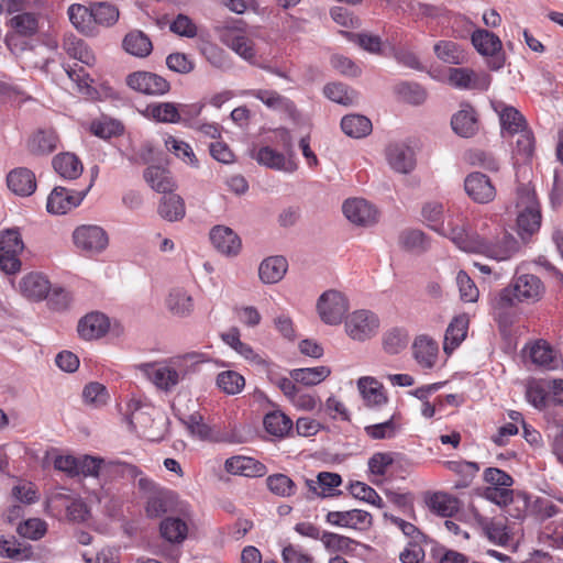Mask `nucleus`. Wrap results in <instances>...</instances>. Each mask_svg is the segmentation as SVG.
<instances>
[{
	"instance_id": "2eb2a0df",
	"label": "nucleus",
	"mask_w": 563,
	"mask_h": 563,
	"mask_svg": "<svg viewBox=\"0 0 563 563\" xmlns=\"http://www.w3.org/2000/svg\"><path fill=\"white\" fill-rule=\"evenodd\" d=\"M137 368L159 389L168 391L179 383L177 373L170 363L166 365L143 363Z\"/></svg>"
},
{
	"instance_id": "0eeeda50",
	"label": "nucleus",
	"mask_w": 563,
	"mask_h": 563,
	"mask_svg": "<svg viewBox=\"0 0 563 563\" xmlns=\"http://www.w3.org/2000/svg\"><path fill=\"white\" fill-rule=\"evenodd\" d=\"M471 41L475 49L487 57V66L492 70H499L504 67L506 58L503 53L500 38L493 32L484 29L475 30L472 33Z\"/></svg>"
},
{
	"instance_id": "49530a36",
	"label": "nucleus",
	"mask_w": 563,
	"mask_h": 563,
	"mask_svg": "<svg viewBox=\"0 0 563 563\" xmlns=\"http://www.w3.org/2000/svg\"><path fill=\"white\" fill-rule=\"evenodd\" d=\"M399 245L407 252L422 254L429 249L430 243L422 231L407 229L399 235Z\"/></svg>"
},
{
	"instance_id": "72a5a7b5",
	"label": "nucleus",
	"mask_w": 563,
	"mask_h": 563,
	"mask_svg": "<svg viewBox=\"0 0 563 563\" xmlns=\"http://www.w3.org/2000/svg\"><path fill=\"white\" fill-rule=\"evenodd\" d=\"M158 213L163 219L169 222L181 220L186 214L184 199L172 191L165 194L161 199Z\"/></svg>"
},
{
	"instance_id": "b1692460",
	"label": "nucleus",
	"mask_w": 563,
	"mask_h": 563,
	"mask_svg": "<svg viewBox=\"0 0 563 563\" xmlns=\"http://www.w3.org/2000/svg\"><path fill=\"white\" fill-rule=\"evenodd\" d=\"M224 468L230 474L246 477H261L266 473V467L263 463L253 457L242 455L228 459Z\"/></svg>"
},
{
	"instance_id": "37998d69",
	"label": "nucleus",
	"mask_w": 563,
	"mask_h": 563,
	"mask_svg": "<svg viewBox=\"0 0 563 563\" xmlns=\"http://www.w3.org/2000/svg\"><path fill=\"white\" fill-rule=\"evenodd\" d=\"M357 387L367 406H380L387 401L383 385L373 377H361Z\"/></svg>"
},
{
	"instance_id": "2f4dec72",
	"label": "nucleus",
	"mask_w": 563,
	"mask_h": 563,
	"mask_svg": "<svg viewBox=\"0 0 563 563\" xmlns=\"http://www.w3.org/2000/svg\"><path fill=\"white\" fill-rule=\"evenodd\" d=\"M438 351V343L424 335L417 338L413 343L415 358L424 368H432L434 366Z\"/></svg>"
},
{
	"instance_id": "cd10ccee",
	"label": "nucleus",
	"mask_w": 563,
	"mask_h": 563,
	"mask_svg": "<svg viewBox=\"0 0 563 563\" xmlns=\"http://www.w3.org/2000/svg\"><path fill=\"white\" fill-rule=\"evenodd\" d=\"M287 269L288 263L284 256H269L260 264L258 276L264 284H276L283 279Z\"/></svg>"
},
{
	"instance_id": "3c124183",
	"label": "nucleus",
	"mask_w": 563,
	"mask_h": 563,
	"mask_svg": "<svg viewBox=\"0 0 563 563\" xmlns=\"http://www.w3.org/2000/svg\"><path fill=\"white\" fill-rule=\"evenodd\" d=\"M330 373L331 371L328 366H317L292 369L290 376L296 383L313 386L323 382Z\"/></svg>"
},
{
	"instance_id": "5701e85b",
	"label": "nucleus",
	"mask_w": 563,
	"mask_h": 563,
	"mask_svg": "<svg viewBox=\"0 0 563 563\" xmlns=\"http://www.w3.org/2000/svg\"><path fill=\"white\" fill-rule=\"evenodd\" d=\"M7 185L18 196H31L36 189L35 175L25 167L15 168L8 174Z\"/></svg>"
},
{
	"instance_id": "603ef678",
	"label": "nucleus",
	"mask_w": 563,
	"mask_h": 563,
	"mask_svg": "<svg viewBox=\"0 0 563 563\" xmlns=\"http://www.w3.org/2000/svg\"><path fill=\"white\" fill-rule=\"evenodd\" d=\"M167 307L177 316H187L194 307L192 298L184 289H173L167 298Z\"/></svg>"
},
{
	"instance_id": "7ed1b4c3",
	"label": "nucleus",
	"mask_w": 563,
	"mask_h": 563,
	"mask_svg": "<svg viewBox=\"0 0 563 563\" xmlns=\"http://www.w3.org/2000/svg\"><path fill=\"white\" fill-rule=\"evenodd\" d=\"M545 292L543 282L533 274H523L514 278L512 283L499 291L494 299V308L498 316L514 307L517 302L536 303Z\"/></svg>"
},
{
	"instance_id": "1a4fd4ad",
	"label": "nucleus",
	"mask_w": 563,
	"mask_h": 563,
	"mask_svg": "<svg viewBox=\"0 0 563 563\" xmlns=\"http://www.w3.org/2000/svg\"><path fill=\"white\" fill-rule=\"evenodd\" d=\"M347 310L349 301L346 297L334 289L324 291L317 301V311L325 324L335 325L341 323Z\"/></svg>"
},
{
	"instance_id": "f3484780",
	"label": "nucleus",
	"mask_w": 563,
	"mask_h": 563,
	"mask_svg": "<svg viewBox=\"0 0 563 563\" xmlns=\"http://www.w3.org/2000/svg\"><path fill=\"white\" fill-rule=\"evenodd\" d=\"M343 213L349 221L357 225H371L377 221V211L365 199H347L343 203Z\"/></svg>"
},
{
	"instance_id": "4c0bfd02",
	"label": "nucleus",
	"mask_w": 563,
	"mask_h": 563,
	"mask_svg": "<svg viewBox=\"0 0 563 563\" xmlns=\"http://www.w3.org/2000/svg\"><path fill=\"white\" fill-rule=\"evenodd\" d=\"M144 179L157 192L173 191L175 183L170 173L161 166H150L144 170Z\"/></svg>"
},
{
	"instance_id": "ddd939ff",
	"label": "nucleus",
	"mask_w": 563,
	"mask_h": 563,
	"mask_svg": "<svg viewBox=\"0 0 563 563\" xmlns=\"http://www.w3.org/2000/svg\"><path fill=\"white\" fill-rule=\"evenodd\" d=\"M490 106L499 118L503 136H512L527 128L526 119L515 107L501 100H493Z\"/></svg>"
},
{
	"instance_id": "69168bd1",
	"label": "nucleus",
	"mask_w": 563,
	"mask_h": 563,
	"mask_svg": "<svg viewBox=\"0 0 563 563\" xmlns=\"http://www.w3.org/2000/svg\"><path fill=\"white\" fill-rule=\"evenodd\" d=\"M456 285L459 287L460 297L463 301L475 302L477 300L479 295L478 288L464 271H460L457 273Z\"/></svg>"
},
{
	"instance_id": "39448f33",
	"label": "nucleus",
	"mask_w": 563,
	"mask_h": 563,
	"mask_svg": "<svg viewBox=\"0 0 563 563\" xmlns=\"http://www.w3.org/2000/svg\"><path fill=\"white\" fill-rule=\"evenodd\" d=\"M71 239L76 250L86 256L98 255L109 245L108 233L97 224L78 225L73 231Z\"/></svg>"
},
{
	"instance_id": "e2e57ef3",
	"label": "nucleus",
	"mask_w": 563,
	"mask_h": 563,
	"mask_svg": "<svg viewBox=\"0 0 563 563\" xmlns=\"http://www.w3.org/2000/svg\"><path fill=\"white\" fill-rule=\"evenodd\" d=\"M123 126L120 122L111 119L95 120L90 124V131L93 135L101 139H110L122 133Z\"/></svg>"
},
{
	"instance_id": "a211bd4d",
	"label": "nucleus",
	"mask_w": 563,
	"mask_h": 563,
	"mask_svg": "<svg viewBox=\"0 0 563 563\" xmlns=\"http://www.w3.org/2000/svg\"><path fill=\"white\" fill-rule=\"evenodd\" d=\"M158 531L167 543L179 545L188 538L189 527L184 518L169 515L161 520Z\"/></svg>"
},
{
	"instance_id": "9b49d317",
	"label": "nucleus",
	"mask_w": 563,
	"mask_h": 563,
	"mask_svg": "<svg viewBox=\"0 0 563 563\" xmlns=\"http://www.w3.org/2000/svg\"><path fill=\"white\" fill-rule=\"evenodd\" d=\"M219 40L243 59L251 62L255 57L254 44L238 26L223 25L217 29Z\"/></svg>"
},
{
	"instance_id": "6e6552de",
	"label": "nucleus",
	"mask_w": 563,
	"mask_h": 563,
	"mask_svg": "<svg viewBox=\"0 0 563 563\" xmlns=\"http://www.w3.org/2000/svg\"><path fill=\"white\" fill-rule=\"evenodd\" d=\"M91 179L82 189H74L63 186L55 187L47 198L46 209L49 213L65 214L78 207L91 189Z\"/></svg>"
},
{
	"instance_id": "412c9836",
	"label": "nucleus",
	"mask_w": 563,
	"mask_h": 563,
	"mask_svg": "<svg viewBox=\"0 0 563 563\" xmlns=\"http://www.w3.org/2000/svg\"><path fill=\"white\" fill-rule=\"evenodd\" d=\"M253 158H255L261 165L288 174L296 172L298 168L296 162L291 158H287L283 153H279L269 146L261 147L255 154H253Z\"/></svg>"
},
{
	"instance_id": "9d476101",
	"label": "nucleus",
	"mask_w": 563,
	"mask_h": 563,
	"mask_svg": "<svg viewBox=\"0 0 563 563\" xmlns=\"http://www.w3.org/2000/svg\"><path fill=\"white\" fill-rule=\"evenodd\" d=\"M125 81L131 89L148 96H162L170 89L165 78L151 71H134L128 75Z\"/></svg>"
},
{
	"instance_id": "774afa93",
	"label": "nucleus",
	"mask_w": 563,
	"mask_h": 563,
	"mask_svg": "<svg viewBox=\"0 0 563 563\" xmlns=\"http://www.w3.org/2000/svg\"><path fill=\"white\" fill-rule=\"evenodd\" d=\"M540 540L553 549H563V522L547 526Z\"/></svg>"
},
{
	"instance_id": "6ab92c4d",
	"label": "nucleus",
	"mask_w": 563,
	"mask_h": 563,
	"mask_svg": "<svg viewBox=\"0 0 563 563\" xmlns=\"http://www.w3.org/2000/svg\"><path fill=\"white\" fill-rule=\"evenodd\" d=\"M327 521L339 527L363 530L372 525V516L369 512L360 509L330 511L327 515Z\"/></svg>"
},
{
	"instance_id": "423d86ee",
	"label": "nucleus",
	"mask_w": 563,
	"mask_h": 563,
	"mask_svg": "<svg viewBox=\"0 0 563 563\" xmlns=\"http://www.w3.org/2000/svg\"><path fill=\"white\" fill-rule=\"evenodd\" d=\"M345 332L354 341L364 342L374 338L379 330L378 316L367 309L353 311L345 318Z\"/></svg>"
},
{
	"instance_id": "c756f323",
	"label": "nucleus",
	"mask_w": 563,
	"mask_h": 563,
	"mask_svg": "<svg viewBox=\"0 0 563 563\" xmlns=\"http://www.w3.org/2000/svg\"><path fill=\"white\" fill-rule=\"evenodd\" d=\"M63 49L74 59L91 66L96 62V57L84 40L77 37L73 33H66L62 44Z\"/></svg>"
},
{
	"instance_id": "c85d7f7f",
	"label": "nucleus",
	"mask_w": 563,
	"mask_h": 563,
	"mask_svg": "<svg viewBox=\"0 0 563 563\" xmlns=\"http://www.w3.org/2000/svg\"><path fill=\"white\" fill-rule=\"evenodd\" d=\"M252 95L261 100L266 107L273 110L285 112L291 119H296L297 109L291 100L279 95L277 91L267 89L253 90Z\"/></svg>"
},
{
	"instance_id": "f257e3e1",
	"label": "nucleus",
	"mask_w": 563,
	"mask_h": 563,
	"mask_svg": "<svg viewBox=\"0 0 563 563\" xmlns=\"http://www.w3.org/2000/svg\"><path fill=\"white\" fill-rule=\"evenodd\" d=\"M121 475L136 481L135 485L144 501V515L150 520L163 519L169 515H187V506L176 492L166 488L147 477L137 466L129 463L117 464Z\"/></svg>"
},
{
	"instance_id": "393cba45",
	"label": "nucleus",
	"mask_w": 563,
	"mask_h": 563,
	"mask_svg": "<svg viewBox=\"0 0 563 563\" xmlns=\"http://www.w3.org/2000/svg\"><path fill=\"white\" fill-rule=\"evenodd\" d=\"M210 241L224 255H236L241 249L240 238L224 225H217L210 231Z\"/></svg>"
},
{
	"instance_id": "8fccbe9b",
	"label": "nucleus",
	"mask_w": 563,
	"mask_h": 563,
	"mask_svg": "<svg viewBox=\"0 0 563 563\" xmlns=\"http://www.w3.org/2000/svg\"><path fill=\"white\" fill-rule=\"evenodd\" d=\"M263 423L265 430L277 438H284L292 428L291 419L279 410L266 413Z\"/></svg>"
},
{
	"instance_id": "4be33fe9",
	"label": "nucleus",
	"mask_w": 563,
	"mask_h": 563,
	"mask_svg": "<svg viewBox=\"0 0 563 563\" xmlns=\"http://www.w3.org/2000/svg\"><path fill=\"white\" fill-rule=\"evenodd\" d=\"M110 327L109 319L100 312H91L79 320L78 333L85 340H93L103 336Z\"/></svg>"
},
{
	"instance_id": "09e8293b",
	"label": "nucleus",
	"mask_w": 563,
	"mask_h": 563,
	"mask_svg": "<svg viewBox=\"0 0 563 563\" xmlns=\"http://www.w3.org/2000/svg\"><path fill=\"white\" fill-rule=\"evenodd\" d=\"M91 9L95 27H110L114 25L119 20V9L110 2H92Z\"/></svg>"
},
{
	"instance_id": "dca6fc26",
	"label": "nucleus",
	"mask_w": 563,
	"mask_h": 563,
	"mask_svg": "<svg viewBox=\"0 0 563 563\" xmlns=\"http://www.w3.org/2000/svg\"><path fill=\"white\" fill-rule=\"evenodd\" d=\"M492 78L487 74H477L470 68H450L449 82L459 89H481L486 90L490 85Z\"/></svg>"
},
{
	"instance_id": "20e7f679",
	"label": "nucleus",
	"mask_w": 563,
	"mask_h": 563,
	"mask_svg": "<svg viewBox=\"0 0 563 563\" xmlns=\"http://www.w3.org/2000/svg\"><path fill=\"white\" fill-rule=\"evenodd\" d=\"M517 228L520 238L527 241L541 225L540 203L536 192L529 186L522 185L517 189Z\"/></svg>"
},
{
	"instance_id": "bf43d9fd",
	"label": "nucleus",
	"mask_w": 563,
	"mask_h": 563,
	"mask_svg": "<svg viewBox=\"0 0 563 563\" xmlns=\"http://www.w3.org/2000/svg\"><path fill=\"white\" fill-rule=\"evenodd\" d=\"M399 428V423H397L395 416H393L390 419L382 423L365 427L364 431L371 439L385 440L393 439L397 434Z\"/></svg>"
},
{
	"instance_id": "c9c22d12",
	"label": "nucleus",
	"mask_w": 563,
	"mask_h": 563,
	"mask_svg": "<svg viewBox=\"0 0 563 563\" xmlns=\"http://www.w3.org/2000/svg\"><path fill=\"white\" fill-rule=\"evenodd\" d=\"M55 172L65 179H76L82 173V164L79 158L71 153H62L53 158Z\"/></svg>"
},
{
	"instance_id": "bb28decb",
	"label": "nucleus",
	"mask_w": 563,
	"mask_h": 563,
	"mask_svg": "<svg viewBox=\"0 0 563 563\" xmlns=\"http://www.w3.org/2000/svg\"><path fill=\"white\" fill-rule=\"evenodd\" d=\"M120 463V461L107 462L101 457L84 455L78 457V476L81 475L84 477H99L100 474L106 471L121 474V471L117 465Z\"/></svg>"
},
{
	"instance_id": "473e14b6",
	"label": "nucleus",
	"mask_w": 563,
	"mask_h": 563,
	"mask_svg": "<svg viewBox=\"0 0 563 563\" xmlns=\"http://www.w3.org/2000/svg\"><path fill=\"white\" fill-rule=\"evenodd\" d=\"M206 354L200 352H190L174 357L169 361L173 368L177 373L179 382L198 371V366L206 362Z\"/></svg>"
},
{
	"instance_id": "a19ab883",
	"label": "nucleus",
	"mask_w": 563,
	"mask_h": 563,
	"mask_svg": "<svg viewBox=\"0 0 563 563\" xmlns=\"http://www.w3.org/2000/svg\"><path fill=\"white\" fill-rule=\"evenodd\" d=\"M124 49L136 57H146L153 49L150 37L140 30L129 32L123 38Z\"/></svg>"
},
{
	"instance_id": "f704fd0d",
	"label": "nucleus",
	"mask_w": 563,
	"mask_h": 563,
	"mask_svg": "<svg viewBox=\"0 0 563 563\" xmlns=\"http://www.w3.org/2000/svg\"><path fill=\"white\" fill-rule=\"evenodd\" d=\"M12 33L23 37L34 36L40 29V16L34 12H21L13 15L9 21Z\"/></svg>"
},
{
	"instance_id": "a878e982",
	"label": "nucleus",
	"mask_w": 563,
	"mask_h": 563,
	"mask_svg": "<svg viewBox=\"0 0 563 563\" xmlns=\"http://www.w3.org/2000/svg\"><path fill=\"white\" fill-rule=\"evenodd\" d=\"M21 294L30 300L38 301L47 297L51 284L40 273H30L21 278L19 283Z\"/></svg>"
},
{
	"instance_id": "4468645a",
	"label": "nucleus",
	"mask_w": 563,
	"mask_h": 563,
	"mask_svg": "<svg viewBox=\"0 0 563 563\" xmlns=\"http://www.w3.org/2000/svg\"><path fill=\"white\" fill-rule=\"evenodd\" d=\"M385 156L396 173L409 174L416 167L415 152L405 143H390L385 150Z\"/></svg>"
},
{
	"instance_id": "338daca9",
	"label": "nucleus",
	"mask_w": 563,
	"mask_h": 563,
	"mask_svg": "<svg viewBox=\"0 0 563 563\" xmlns=\"http://www.w3.org/2000/svg\"><path fill=\"white\" fill-rule=\"evenodd\" d=\"M47 530V525L44 520L38 518H33L20 523L18 527V533L31 540L41 539Z\"/></svg>"
},
{
	"instance_id": "052dcab7",
	"label": "nucleus",
	"mask_w": 563,
	"mask_h": 563,
	"mask_svg": "<svg viewBox=\"0 0 563 563\" xmlns=\"http://www.w3.org/2000/svg\"><path fill=\"white\" fill-rule=\"evenodd\" d=\"M530 358L545 369H553L556 366L553 351L545 342H537L531 346Z\"/></svg>"
},
{
	"instance_id": "4d7b16f0",
	"label": "nucleus",
	"mask_w": 563,
	"mask_h": 563,
	"mask_svg": "<svg viewBox=\"0 0 563 563\" xmlns=\"http://www.w3.org/2000/svg\"><path fill=\"white\" fill-rule=\"evenodd\" d=\"M516 134L518 136L512 153L522 162L529 161L534 152V139L532 132L526 128Z\"/></svg>"
},
{
	"instance_id": "0e129e2a",
	"label": "nucleus",
	"mask_w": 563,
	"mask_h": 563,
	"mask_svg": "<svg viewBox=\"0 0 563 563\" xmlns=\"http://www.w3.org/2000/svg\"><path fill=\"white\" fill-rule=\"evenodd\" d=\"M351 494L363 501L372 504L378 508L384 507L382 497L376 493L374 488L362 482H355L350 485Z\"/></svg>"
},
{
	"instance_id": "de8ad7c7",
	"label": "nucleus",
	"mask_w": 563,
	"mask_h": 563,
	"mask_svg": "<svg viewBox=\"0 0 563 563\" xmlns=\"http://www.w3.org/2000/svg\"><path fill=\"white\" fill-rule=\"evenodd\" d=\"M434 53L439 59L451 65H462L467 62L465 52L452 41H440L434 45Z\"/></svg>"
},
{
	"instance_id": "6e6d98bb",
	"label": "nucleus",
	"mask_w": 563,
	"mask_h": 563,
	"mask_svg": "<svg viewBox=\"0 0 563 563\" xmlns=\"http://www.w3.org/2000/svg\"><path fill=\"white\" fill-rule=\"evenodd\" d=\"M268 489L280 497H290L296 493V484L286 474L277 473L266 478Z\"/></svg>"
},
{
	"instance_id": "c03bdc74",
	"label": "nucleus",
	"mask_w": 563,
	"mask_h": 563,
	"mask_svg": "<svg viewBox=\"0 0 563 563\" xmlns=\"http://www.w3.org/2000/svg\"><path fill=\"white\" fill-rule=\"evenodd\" d=\"M146 113L153 120L163 123H179L183 120L178 106L173 102L151 103L146 108Z\"/></svg>"
},
{
	"instance_id": "7c9ffc66",
	"label": "nucleus",
	"mask_w": 563,
	"mask_h": 563,
	"mask_svg": "<svg viewBox=\"0 0 563 563\" xmlns=\"http://www.w3.org/2000/svg\"><path fill=\"white\" fill-rule=\"evenodd\" d=\"M468 319L465 314L455 317L449 324L445 335L443 350L451 354L466 338Z\"/></svg>"
},
{
	"instance_id": "ea45409f",
	"label": "nucleus",
	"mask_w": 563,
	"mask_h": 563,
	"mask_svg": "<svg viewBox=\"0 0 563 563\" xmlns=\"http://www.w3.org/2000/svg\"><path fill=\"white\" fill-rule=\"evenodd\" d=\"M426 503L432 512L441 517H451L459 510L457 499L441 492L429 495Z\"/></svg>"
},
{
	"instance_id": "864d4df0",
	"label": "nucleus",
	"mask_w": 563,
	"mask_h": 563,
	"mask_svg": "<svg viewBox=\"0 0 563 563\" xmlns=\"http://www.w3.org/2000/svg\"><path fill=\"white\" fill-rule=\"evenodd\" d=\"M217 386L228 395H236L245 386L244 377L235 371H223L217 376Z\"/></svg>"
},
{
	"instance_id": "e433bc0d",
	"label": "nucleus",
	"mask_w": 563,
	"mask_h": 563,
	"mask_svg": "<svg viewBox=\"0 0 563 563\" xmlns=\"http://www.w3.org/2000/svg\"><path fill=\"white\" fill-rule=\"evenodd\" d=\"M58 136L53 130H40L29 140L27 147L34 155H48L57 148Z\"/></svg>"
},
{
	"instance_id": "58836bf2",
	"label": "nucleus",
	"mask_w": 563,
	"mask_h": 563,
	"mask_svg": "<svg viewBox=\"0 0 563 563\" xmlns=\"http://www.w3.org/2000/svg\"><path fill=\"white\" fill-rule=\"evenodd\" d=\"M422 217L429 223V227L442 235L451 238L452 229H460L454 227L452 221H448V227L441 221L443 217V206L439 202H429L422 208Z\"/></svg>"
},
{
	"instance_id": "13d9d810",
	"label": "nucleus",
	"mask_w": 563,
	"mask_h": 563,
	"mask_svg": "<svg viewBox=\"0 0 563 563\" xmlns=\"http://www.w3.org/2000/svg\"><path fill=\"white\" fill-rule=\"evenodd\" d=\"M395 92L402 100L412 104H420L427 98L426 90L416 82L401 81L395 86Z\"/></svg>"
},
{
	"instance_id": "a18cd8bd",
	"label": "nucleus",
	"mask_w": 563,
	"mask_h": 563,
	"mask_svg": "<svg viewBox=\"0 0 563 563\" xmlns=\"http://www.w3.org/2000/svg\"><path fill=\"white\" fill-rule=\"evenodd\" d=\"M453 131L462 137H472L477 132V119L473 109L460 110L451 119Z\"/></svg>"
},
{
	"instance_id": "680f3d73",
	"label": "nucleus",
	"mask_w": 563,
	"mask_h": 563,
	"mask_svg": "<svg viewBox=\"0 0 563 563\" xmlns=\"http://www.w3.org/2000/svg\"><path fill=\"white\" fill-rule=\"evenodd\" d=\"M82 398L87 405L99 408L107 404L109 394L102 384L93 382L85 386L82 390Z\"/></svg>"
},
{
	"instance_id": "5fc2aeb1",
	"label": "nucleus",
	"mask_w": 563,
	"mask_h": 563,
	"mask_svg": "<svg viewBox=\"0 0 563 563\" xmlns=\"http://www.w3.org/2000/svg\"><path fill=\"white\" fill-rule=\"evenodd\" d=\"M409 343L408 333L400 328L388 330L383 336V347L388 354H398L407 347Z\"/></svg>"
},
{
	"instance_id": "79ce46f5",
	"label": "nucleus",
	"mask_w": 563,
	"mask_h": 563,
	"mask_svg": "<svg viewBox=\"0 0 563 563\" xmlns=\"http://www.w3.org/2000/svg\"><path fill=\"white\" fill-rule=\"evenodd\" d=\"M341 129L350 137L362 139L372 132L373 125L365 115L347 114L341 120Z\"/></svg>"
},
{
	"instance_id": "aec40b11",
	"label": "nucleus",
	"mask_w": 563,
	"mask_h": 563,
	"mask_svg": "<svg viewBox=\"0 0 563 563\" xmlns=\"http://www.w3.org/2000/svg\"><path fill=\"white\" fill-rule=\"evenodd\" d=\"M67 14L73 26L81 34L96 36L99 33V29L95 27L91 4L74 3L68 7Z\"/></svg>"
},
{
	"instance_id": "f03ea898",
	"label": "nucleus",
	"mask_w": 563,
	"mask_h": 563,
	"mask_svg": "<svg viewBox=\"0 0 563 563\" xmlns=\"http://www.w3.org/2000/svg\"><path fill=\"white\" fill-rule=\"evenodd\" d=\"M452 242L462 251L479 253L497 261H506L519 251L518 241L508 233H504L495 243L482 239L476 233H468L465 229L451 230Z\"/></svg>"
},
{
	"instance_id": "f8f14e48",
	"label": "nucleus",
	"mask_w": 563,
	"mask_h": 563,
	"mask_svg": "<svg viewBox=\"0 0 563 563\" xmlns=\"http://www.w3.org/2000/svg\"><path fill=\"white\" fill-rule=\"evenodd\" d=\"M464 189L467 196L477 203H488L496 197V188L490 178L479 172L466 176Z\"/></svg>"
}]
</instances>
